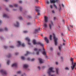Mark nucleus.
Listing matches in <instances>:
<instances>
[{
	"label": "nucleus",
	"instance_id": "obj_27",
	"mask_svg": "<svg viewBox=\"0 0 76 76\" xmlns=\"http://www.w3.org/2000/svg\"><path fill=\"white\" fill-rule=\"evenodd\" d=\"M7 57L8 58H9L10 57H11V55H10V54H9V55H7Z\"/></svg>",
	"mask_w": 76,
	"mask_h": 76
},
{
	"label": "nucleus",
	"instance_id": "obj_4",
	"mask_svg": "<svg viewBox=\"0 0 76 76\" xmlns=\"http://www.w3.org/2000/svg\"><path fill=\"white\" fill-rule=\"evenodd\" d=\"M53 39L55 42V45H57V40H58V38L56 37L54 34H53Z\"/></svg>",
	"mask_w": 76,
	"mask_h": 76
},
{
	"label": "nucleus",
	"instance_id": "obj_59",
	"mask_svg": "<svg viewBox=\"0 0 76 76\" xmlns=\"http://www.w3.org/2000/svg\"><path fill=\"white\" fill-rule=\"evenodd\" d=\"M1 20H0V25L1 24Z\"/></svg>",
	"mask_w": 76,
	"mask_h": 76
},
{
	"label": "nucleus",
	"instance_id": "obj_60",
	"mask_svg": "<svg viewBox=\"0 0 76 76\" xmlns=\"http://www.w3.org/2000/svg\"><path fill=\"white\" fill-rule=\"evenodd\" d=\"M50 50H53V48H50Z\"/></svg>",
	"mask_w": 76,
	"mask_h": 76
},
{
	"label": "nucleus",
	"instance_id": "obj_50",
	"mask_svg": "<svg viewBox=\"0 0 76 76\" xmlns=\"http://www.w3.org/2000/svg\"><path fill=\"white\" fill-rule=\"evenodd\" d=\"M19 2L20 3H22V1H19Z\"/></svg>",
	"mask_w": 76,
	"mask_h": 76
},
{
	"label": "nucleus",
	"instance_id": "obj_31",
	"mask_svg": "<svg viewBox=\"0 0 76 76\" xmlns=\"http://www.w3.org/2000/svg\"><path fill=\"white\" fill-rule=\"evenodd\" d=\"M9 63H10V60L8 61L7 62V63L8 65H9Z\"/></svg>",
	"mask_w": 76,
	"mask_h": 76
},
{
	"label": "nucleus",
	"instance_id": "obj_42",
	"mask_svg": "<svg viewBox=\"0 0 76 76\" xmlns=\"http://www.w3.org/2000/svg\"><path fill=\"white\" fill-rule=\"evenodd\" d=\"M19 9H20V11H21L22 10V7H20L19 8Z\"/></svg>",
	"mask_w": 76,
	"mask_h": 76
},
{
	"label": "nucleus",
	"instance_id": "obj_9",
	"mask_svg": "<svg viewBox=\"0 0 76 76\" xmlns=\"http://www.w3.org/2000/svg\"><path fill=\"white\" fill-rule=\"evenodd\" d=\"M27 41H28V45H31V43H30V42H30V39H29V38L28 37H26V38L25 39Z\"/></svg>",
	"mask_w": 76,
	"mask_h": 76
},
{
	"label": "nucleus",
	"instance_id": "obj_46",
	"mask_svg": "<svg viewBox=\"0 0 76 76\" xmlns=\"http://www.w3.org/2000/svg\"><path fill=\"white\" fill-rule=\"evenodd\" d=\"M50 8H51V9H53V5H50Z\"/></svg>",
	"mask_w": 76,
	"mask_h": 76
},
{
	"label": "nucleus",
	"instance_id": "obj_30",
	"mask_svg": "<svg viewBox=\"0 0 76 76\" xmlns=\"http://www.w3.org/2000/svg\"><path fill=\"white\" fill-rule=\"evenodd\" d=\"M21 73V72L20 71H18L17 72V73L18 74H20Z\"/></svg>",
	"mask_w": 76,
	"mask_h": 76
},
{
	"label": "nucleus",
	"instance_id": "obj_38",
	"mask_svg": "<svg viewBox=\"0 0 76 76\" xmlns=\"http://www.w3.org/2000/svg\"><path fill=\"white\" fill-rule=\"evenodd\" d=\"M27 32H28L27 31H23V33H27Z\"/></svg>",
	"mask_w": 76,
	"mask_h": 76
},
{
	"label": "nucleus",
	"instance_id": "obj_5",
	"mask_svg": "<svg viewBox=\"0 0 76 76\" xmlns=\"http://www.w3.org/2000/svg\"><path fill=\"white\" fill-rule=\"evenodd\" d=\"M36 10L35 11L36 12H38V14L37 15H38L39 16L40 15V13H39V12H40V10L39 9H39L40 8V7H36Z\"/></svg>",
	"mask_w": 76,
	"mask_h": 76
},
{
	"label": "nucleus",
	"instance_id": "obj_8",
	"mask_svg": "<svg viewBox=\"0 0 76 76\" xmlns=\"http://www.w3.org/2000/svg\"><path fill=\"white\" fill-rule=\"evenodd\" d=\"M0 72L1 73H2V74H3V75H6L7 74L6 72L3 70H1Z\"/></svg>",
	"mask_w": 76,
	"mask_h": 76
},
{
	"label": "nucleus",
	"instance_id": "obj_2",
	"mask_svg": "<svg viewBox=\"0 0 76 76\" xmlns=\"http://www.w3.org/2000/svg\"><path fill=\"white\" fill-rule=\"evenodd\" d=\"M73 59L72 58H71V61L72 62V66H71V68L72 70H73L74 69H75V67L76 66V63H74V64H73Z\"/></svg>",
	"mask_w": 76,
	"mask_h": 76
},
{
	"label": "nucleus",
	"instance_id": "obj_48",
	"mask_svg": "<svg viewBox=\"0 0 76 76\" xmlns=\"http://www.w3.org/2000/svg\"><path fill=\"white\" fill-rule=\"evenodd\" d=\"M27 60H28L29 61V60H31V59H30V58H28V59H27Z\"/></svg>",
	"mask_w": 76,
	"mask_h": 76
},
{
	"label": "nucleus",
	"instance_id": "obj_32",
	"mask_svg": "<svg viewBox=\"0 0 76 76\" xmlns=\"http://www.w3.org/2000/svg\"><path fill=\"white\" fill-rule=\"evenodd\" d=\"M10 48H14V46H10Z\"/></svg>",
	"mask_w": 76,
	"mask_h": 76
},
{
	"label": "nucleus",
	"instance_id": "obj_63",
	"mask_svg": "<svg viewBox=\"0 0 76 76\" xmlns=\"http://www.w3.org/2000/svg\"><path fill=\"white\" fill-rule=\"evenodd\" d=\"M56 2H58V0H56Z\"/></svg>",
	"mask_w": 76,
	"mask_h": 76
},
{
	"label": "nucleus",
	"instance_id": "obj_45",
	"mask_svg": "<svg viewBox=\"0 0 76 76\" xmlns=\"http://www.w3.org/2000/svg\"><path fill=\"white\" fill-rule=\"evenodd\" d=\"M67 28L68 29V30H69V31H70V28H69V27L68 26Z\"/></svg>",
	"mask_w": 76,
	"mask_h": 76
},
{
	"label": "nucleus",
	"instance_id": "obj_47",
	"mask_svg": "<svg viewBox=\"0 0 76 76\" xmlns=\"http://www.w3.org/2000/svg\"><path fill=\"white\" fill-rule=\"evenodd\" d=\"M39 52H37V55H39Z\"/></svg>",
	"mask_w": 76,
	"mask_h": 76
},
{
	"label": "nucleus",
	"instance_id": "obj_57",
	"mask_svg": "<svg viewBox=\"0 0 76 76\" xmlns=\"http://www.w3.org/2000/svg\"><path fill=\"white\" fill-rule=\"evenodd\" d=\"M54 20H55L56 19V17H54Z\"/></svg>",
	"mask_w": 76,
	"mask_h": 76
},
{
	"label": "nucleus",
	"instance_id": "obj_21",
	"mask_svg": "<svg viewBox=\"0 0 76 76\" xmlns=\"http://www.w3.org/2000/svg\"><path fill=\"white\" fill-rule=\"evenodd\" d=\"M53 6L56 9H58L57 8V6L56 5L54 4H53Z\"/></svg>",
	"mask_w": 76,
	"mask_h": 76
},
{
	"label": "nucleus",
	"instance_id": "obj_29",
	"mask_svg": "<svg viewBox=\"0 0 76 76\" xmlns=\"http://www.w3.org/2000/svg\"><path fill=\"white\" fill-rule=\"evenodd\" d=\"M9 6L10 7H13V6L12 5H9Z\"/></svg>",
	"mask_w": 76,
	"mask_h": 76
},
{
	"label": "nucleus",
	"instance_id": "obj_10",
	"mask_svg": "<svg viewBox=\"0 0 76 76\" xmlns=\"http://www.w3.org/2000/svg\"><path fill=\"white\" fill-rule=\"evenodd\" d=\"M51 24L50 23L49 24V26L50 28V29H51V26H53L54 25L53 24V23L52 21H51Z\"/></svg>",
	"mask_w": 76,
	"mask_h": 76
},
{
	"label": "nucleus",
	"instance_id": "obj_22",
	"mask_svg": "<svg viewBox=\"0 0 76 76\" xmlns=\"http://www.w3.org/2000/svg\"><path fill=\"white\" fill-rule=\"evenodd\" d=\"M42 54L43 55H46V52H45V51H43L42 52Z\"/></svg>",
	"mask_w": 76,
	"mask_h": 76
},
{
	"label": "nucleus",
	"instance_id": "obj_52",
	"mask_svg": "<svg viewBox=\"0 0 76 76\" xmlns=\"http://www.w3.org/2000/svg\"><path fill=\"white\" fill-rule=\"evenodd\" d=\"M70 27L71 28H73V26L72 25H70Z\"/></svg>",
	"mask_w": 76,
	"mask_h": 76
},
{
	"label": "nucleus",
	"instance_id": "obj_19",
	"mask_svg": "<svg viewBox=\"0 0 76 76\" xmlns=\"http://www.w3.org/2000/svg\"><path fill=\"white\" fill-rule=\"evenodd\" d=\"M14 26L16 27H18L19 26V22H17V25H14Z\"/></svg>",
	"mask_w": 76,
	"mask_h": 76
},
{
	"label": "nucleus",
	"instance_id": "obj_20",
	"mask_svg": "<svg viewBox=\"0 0 76 76\" xmlns=\"http://www.w3.org/2000/svg\"><path fill=\"white\" fill-rule=\"evenodd\" d=\"M31 54V53L29 52L28 51H27V52H26V54H25V56H28V54Z\"/></svg>",
	"mask_w": 76,
	"mask_h": 76
},
{
	"label": "nucleus",
	"instance_id": "obj_24",
	"mask_svg": "<svg viewBox=\"0 0 76 76\" xmlns=\"http://www.w3.org/2000/svg\"><path fill=\"white\" fill-rule=\"evenodd\" d=\"M50 40H52V35H50Z\"/></svg>",
	"mask_w": 76,
	"mask_h": 76
},
{
	"label": "nucleus",
	"instance_id": "obj_23",
	"mask_svg": "<svg viewBox=\"0 0 76 76\" xmlns=\"http://www.w3.org/2000/svg\"><path fill=\"white\" fill-rule=\"evenodd\" d=\"M44 27H45V28H47V24L46 23H44Z\"/></svg>",
	"mask_w": 76,
	"mask_h": 76
},
{
	"label": "nucleus",
	"instance_id": "obj_55",
	"mask_svg": "<svg viewBox=\"0 0 76 76\" xmlns=\"http://www.w3.org/2000/svg\"><path fill=\"white\" fill-rule=\"evenodd\" d=\"M27 25H31V23H28Z\"/></svg>",
	"mask_w": 76,
	"mask_h": 76
},
{
	"label": "nucleus",
	"instance_id": "obj_17",
	"mask_svg": "<svg viewBox=\"0 0 76 76\" xmlns=\"http://www.w3.org/2000/svg\"><path fill=\"white\" fill-rule=\"evenodd\" d=\"M40 31V28H39L38 29H35V32H38V31Z\"/></svg>",
	"mask_w": 76,
	"mask_h": 76
},
{
	"label": "nucleus",
	"instance_id": "obj_33",
	"mask_svg": "<svg viewBox=\"0 0 76 76\" xmlns=\"http://www.w3.org/2000/svg\"><path fill=\"white\" fill-rule=\"evenodd\" d=\"M14 6L15 7H18V5L17 4H14Z\"/></svg>",
	"mask_w": 76,
	"mask_h": 76
},
{
	"label": "nucleus",
	"instance_id": "obj_56",
	"mask_svg": "<svg viewBox=\"0 0 76 76\" xmlns=\"http://www.w3.org/2000/svg\"><path fill=\"white\" fill-rule=\"evenodd\" d=\"M28 17L29 18H31V17L30 16H28Z\"/></svg>",
	"mask_w": 76,
	"mask_h": 76
},
{
	"label": "nucleus",
	"instance_id": "obj_53",
	"mask_svg": "<svg viewBox=\"0 0 76 76\" xmlns=\"http://www.w3.org/2000/svg\"><path fill=\"white\" fill-rule=\"evenodd\" d=\"M38 69H41V67H40V66H38Z\"/></svg>",
	"mask_w": 76,
	"mask_h": 76
},
{
	"label": "nucleus",
	"instance_id": "obj_12",
	"mask_svg": "<svg viewBox=\"0 0 76 76\" xmlns=\"http://www.w3.org/2000/svg\"><path fill=\"white\" fill-rule=\"evenodd\" d=\"M39 61L40 63V64L43 63H44V61H43V60H42V59L41 58H39Z\"/></svg>",
	"mask_w": 76,
	"mask_h": 76
},
{
	"label": "nucleus",
	"instance_id": "obj_28",
	"mask_svg": "<svg viewBox=\"0 0 76 76\" xmlns=\"http://www.w3.org/2000/svg\"><path fill=\"white\" fill-rule=\"evenodd\" d=\"M18 18L20 20H22V17L21 16L19 17Z\"/></svg>",
	"mask_w": 76,
	"mask_h": 76
},
{
	"label": "nucleus",
	"instance_id": "obj_16",
	"mask_svg": "<svg viewBox=\"0 0 76 76\" xmlns=\"http://www.w3.org/2000/svg\"><path fill=\"white\" fill-rule=\"evenodd\" d=\"M41 50V49H38L37 48H35L34 49V51H40Z\"/></svg>",
	"mask_w": 76,
	"mask_h": 76
},
{
	"label": "nucleus",
	"instance_id": "obj_61",
	"mask_svg": "<svg viewBox=\"0 0 76 76\" xmlns=\"http://www.w3.org/2000/svg\"><path fill=\"white\" fill-rule=\"evenodd\" d=\"M5 1L7 2L8 1H9V0H5Z\"/></svg>",
	"mask_w": 76,
	"mask_h": 76
},
{
	"label": "nucleus",
	"instance_id": "obj_3",
	"mask_svg": "<svg viewBox=\"0 0 76 76\" xmlns=\"http://www.w3.org/2000/svg\"><path fill=\"white\" fill-rule=\"evenodd\" d=\"M53 67H51L49 68V70H48V73L49 74V76L51 75V72H52V73H54L55 71L53 70Z\"/></svg>",
	"mask_w": 76,
	"mask_h": 76
},
{
	"label": "nucleus",
	"instance_id": "obj_34",
	"mask_svg": "<svg viewBox=\"0 0 76 76\" xmlns=\"http://www.w3.org/2000/svg\"><path fill=\"white\" fill-rule=\"evenodd\" d=\"M4 48H5V49H6V48H7V46H4Z\"/></svg>",
	"mask_w": 76,
	"mask_h": 76
},
{
	"label": "nucleus",
	"instance_id": "obj_58",
	"mask_svg": "<svg viewBox=\"0 0 76 76\" xmlns=\"http://www.w3.org/2000/svg\"><path fill=\"white\" fill-rule=\"evenodd\" d=\"M36 1L38 3V0H36Z\"/></svg>",
	"mask_w": 76,
	"mask_h": 76
},
{
	"label": "nucleus",
	"instance_id": "obj_62",
	"mask_svg": "<svg viewBox=\"0 0 76 76\" xmlns=\"http://www.w3.org/2000/svg\"><path fill=\"white\" fill-rule=\"evenodd\" d=\"M63 45H65V43H63Z\"/></svg>",
	"mask_w": 76,
	"mask_h": 76
},
{
	"label": "nucleus",
	"instance_id": "obj_40",
	"mask_svg": "<svg viewBox=\"0 0 76 76\" xmlns=\"http://www.w3.org/2000/svg\"><path fill=\"white\" fill-rule=\"evenodd\" d=\"M52 12L53 13H55V11H54V10H53L52 11Z\"/></svg>",
	"mask_w": 76,
	"mask_h": 76
},
{
	"label": "nucleus",
	"instance_id": "obj_13",
	"mask_svg": "<svg viewBox=\"0 0 76 76\" xmlns=\"http://www.w3.org/2000/svg\"><path fill=\"white\" fill-rule=\"evenodd\" d=\"M17 64V63H15L12 65V67H16Z\"/></svg>",
	"mask_w": 76,
	"mask_h": 76
},
{
	"label": "nucleus",
	"instance_id": "obj_36",
	"mask_svg": "<svg viewBox=\"0 0 76 76\" xmlns=\"http://www.w3.org/2000/svg\"><path fill=\"white\" fill-rule=\"evenodd\" d=\"M34 60H35V59L34 58H33L31 60V61H34Z\"/></svg>",
	"mask_w": 76,
	"mask_h": 76
},
{
	"label": "nucleus",
	"instance_id": "obj_11",
	"mask_svg": "<svg viewBox=\"0 0 76 76\" xmlns=\"http://www.w3.org/2000/svg\"><path fill=\"white\" fill-rule=\"evenodd\" d=\"M44 39L45 41L47 43H48L49 42V40L48 39V38H47L46 37H45Z\"/></svg>",
	"mask_w": 76,
	"mask_h": 76
},
{
	"label": "nucleus",
	"instance_id": "obj_26",
	"mask_svg": "<svg viewBox=\"0 0 76 76\" xmlns=\"http://www.w3.org/2000/svg\"><path fill=\"white\" fill-rule=\"evenodd\" d=\"M21 59H22V60H25V57H24V56H21Z\"/></svg>",
	"mask_w": 76,
	"mask_h": 76
},
{
	"label": "nucleus",
	"instance_id": "obj_51",
	"mask_svg": "<svg viewBox=\"0 0 76 76\" xmlns=\"http://www.w3.org/2000/svg\"><path fill=\"white\" fill-rule=\"evenodd\" d=\"M58 56H60V53H58Z\"/></svg>",
	"mask_w": 76,
	"mask_h": 76
},
{
	"label": "nucleus",
	"instance_id": "obj_43",
	"mask_svg": "<svg viewBox=\"0 0 76 76\" xmlns=\"http://www.w3.org/2000/svg\"><path fill=\"white\" fill-rule=\"evenodd\" d=\"M47 4H50V2H49V1H47Z\"/></svg>",
	"mask_w": 76,
	"mask_h": 76
},
{
	"label": "nucleus",
	"instance_id": "obj_41",
	"mask_svg": "<svg viewBox=\"0 0 76 76\" xmlns=\"http://www.w3.org/2000/svg\"><path fill=\"white\" fill-rule=\"evenodd\" d=\"M5 31H7V30H8V29H7V28H6V27H5Z\"/></svg>",
	"mask_w": 76,
	"mask_h": 76
},
{
	"label": "nucleus",
	"instance_id": "obj_1",
	"mask_svg": "<svg viewBox=\"0 0 76 76\" xmlns=\"http://www.w3.org/2000/svg\"><path fill=\"white\" fill-rule=\"evenodd\" d=\"M33 44L34 45H35L36 44H37L38 45H39L41 46H42V47L44 46V45L43 44L40 42H36V40L35 39H34L33 41Z\"/></svg>",
	"mask_w": 76,
	"mask_h": 76
},
{
	"label": "nucleus",
	"instance_id": "obj_54",
	"mask_svg": "<svg viewBox=\"0 0 76 76\" xmlns=\"http://www.w3.org/2000/svg\"><path fill=\"white\" fill-rule=\"evenodd\" d=\"M62 7H64V5L63 4H62Z\"/></svg>",
	"mask_w": 76,
	"mask_h": 76
},
{
	"label": "nucleus",
	"instance_id": "obj_15",
	"mask_svg": "<svg viewBox=\"0 0 76 76\" xmlns=\"http://www.w3.org/2000/svg\"><path fill=\"white\" fill-rule=\"evenodd\" d=\"M3 17L4 18H9V17L6 14H4L3 15Z\"/></svg>",
	"mask_w": 76,
	"mask_h": 76
},
{
	"label": "nucleus",
	"instance_id": "obj_25",
	"mask_svg": "<svg viewBox=\"0 0 76 76\" xmlns=\"http://www.w3.org/2000/svg\"><path fill=\"white\" fill-rule=\"evenodd\" d=\"M56 73L57 74H58V68H56Z\"/></svg>",
	"mask_w": 76,
	"mask_h": 76
},
{
	"label": "nucleus",
	"instance_id": "obj_6",
	"mask_svg": "<svg viewBox=\"0 0 76 76\" xmlns=\"http://www.w3.org/2000/svg\"><path fill=\"white\" fill-rule=\"evenodd\" d=\"M17 42H18V44L17 45V47H20V45H22V47H25V44L24 43H21V42L20 41H18Z\"/></svg>",
	"mask_w": 76,
	"mask_h": 76
},
{
	"label": "nucleus",
	"instance_id": "obj_14",
	"mask_svg": "<svg viewBox=\"0 0 76 76\" xmlns=\"http://www.w3.org/2000/svg\"><path fill=\"white\" fill-rule=\"evenodd\" d=\"M50 2L51 3H55L56 1L55 0H50Z\"/></svg>",
	"mask_w": 76,
	"mask_h": 76
},
{
	"label": "nucleus",
	"instance_id": "obj_35",
	"mask_svg": "<svg viewBox=\"0 0 76 76\" xmlns=\"http://www.w3.org/2000/svg\"><path fill=\"white\" fill-rule=\"evenodd\" d=\"M66 70H69V69L68 67H66L65 68Z\"/></svg>",
	"mask_w": 76,
	"mask_h": 76
},
{
	"label": "nucleus",
	"instance_id": "obj_37",
	"mask_svg": "<svg viewBox=\"0 0 76 76\" xmlns=\"http://www.w3.org/2000/svg\"><path fill=\"white\" fill-rule=\"evenodd\" d=\"M59 6L60 7V8H59V10H61V5H59Z\"/></svg>",
	"mask_w": 76,
	"mask_h": 76
},
{
	"label": "nucleus",
	"instance_id": "obj_49",
	"mask_svg": "<svg viewBox=\"0 0 76 76\" xmlns=\"http://www.w3.org/2000/svg\"><path fill=\"white\" fill-rule=\"evenodd\" d=\"M15 54V55H18L19 54V53H16Z\"/></svg>",
	"mask_w": 76,
	"mask_h": 76
},
{
	"label": "nucleus",
	"instance_id": "obj_64",
	"mask_svg": "<svg viewBox=\"0 0 76 76\" xmlns=\"http://www.w3.org/2000/svg\"><path fill=\"white\" fill-rule=\"evenodd\" d=\"M56 64H58V62H56Z\"/></svg>",
	"mask_w": 76,
	"mask_h": 76
},
{
	"label": "nucleus",
	"instance_id": "obj_44",
	"mask_svg": "<svg viewBox=\"0 0 76 76\" xmlns=\"http://www.w3.org/2000/svg\"><path fill=\"white\" fill-rule=\"evenodd\" d=\"M58 48L59 50H61V47L60 46H59Z\"/></svg>",
	"mask_w": 76,
	"mask_h": 76
},
{
	"label": "nucleus",
	"instance_id": "obj_18",
	"mask_svg": "<svg viewBox=\"0 0 76 76\" xmlns=\"http://www.w3.org/2000/svg\"><path fill=\"white\" fill-rule=\"evenodd\" d=\"M23 67L24 68H27L28 67V65L26 64H24L23 65Z\"/></svg>",
	"mask_w": 76,
	"mask_h": 76
},
{
	"label": "nucleus",
	"instance_id": "obj_7",
	"mask_svg": "<svg viewBox=\"0 0 76 76\" xmlns=\"http://www.w3.org/2000/svg\"><path fill=\"white\" fill-rule=\"evenodd\" d=\"M44 20L45 21V22H46V23L48 22V17L47 16H45L44 17Z\"/></svg>",
	"mask_w": 76,
	"mask_h": 76
},
{
	"label": "nucleus",
	"instance_id": "obj_39",
	"mask_svg": "<svg viewBox=\"0 0 76 76\" xmlns=\"http://www.w3.org/2000/svg\"><path fill=\"white\" fill-rule=\"evenodd\" d=\"M2 31H3V30L1 28L0 29V32H1Z\"/></svg>",
	"mask_w": 76,
	"mask_h": 76
}]
</instances>
